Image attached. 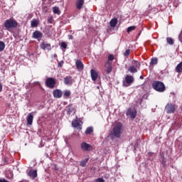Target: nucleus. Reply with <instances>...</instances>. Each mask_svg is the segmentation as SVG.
Wrapping results in <instances>:
<instances>
[{"label":"nucleus","instance_id":"nucleus-23","mask_svg":"<svg viewBox=\"0 0 182 182\" xmlns=\"http://www.w3.org/2000/svg\"><path fill=\"white\" fill-rule=\"evenodd\" d=\"M72 92H70V90H66L64 92L63 97L64 99H69L70 97V95Z\"/></svg>","mask_w":182,"mask_h":182},{"label":"nucleus","instance_id":"nucleus-38","mask_svg":"<svg viewBox=\"0 0 182 182\" xmlns=\"http://www.w3.org/2000/svg\"><path fill=\"white\" fill-rule=\"evenodd\" d=\"M96 182H105V179H103V178H97Z\"/></svg>","mask_w":182,"mask_h":182},{"label":"nucleus","instance_id":"nucleus-32","mask_svg":"<svg viewBox=\"0 0 182 182\" xmlns=\"http://www.w3.org/2000/svg\"><path fill=\"white\" fill-rule=\"evenodd\" d=\"M134 29H136V26H129L127 28V33H130V32H132V31H134Z\"/></svg>","mask_w":182,"mask_h":182},{"label":"nucleus","instance_id":"nucleus-2","mask_svg":"<svg viewBox=\"0 0 182 182\" xmlns=\"http://www.w3.org/2000/svg\"><path fill=\"white\" fill-rule=\"evenodd\" d=\"M152 87L156 92H159L160 93H163L166 90V85L161 81H154L152 83Z\"/></svg>","mask_w":182,"mask_h":182},{"label":"nucleus","instance_id":"nucleus-22","mask_svg":"<svg viewBox=\"0 0 182 182\" xmlns=\"http://www.w3.org/2000/svg\"><path fill=\"white\" fill-rule=\"evenodd\" d=\"M60 49L65 52L68 49V43L65 41L61 42L60 44Z\"/></svg>","mask_w":182,"mask_h":182},{"label":"nucleus","instance_id":"nucleus-5","mask_svg":"<svg viewBox=\"0 0 182 182\" xmlns=\"http://www.w3.org/2000/svg\"><path fill=\"white\" fill-rule=\"evenodd\" d=\"M177 110V105L176 104L169 102L165 107V112L167 114H171V113H174Z\"/></svg>","mask_w":182,"mask_h":182},{"label":"nucleus","instance_id":"nucleus-6","mask_svg":"<svg viewBox=\"0 0 182 182\" xmlns=\"http://www.w3.org/2000/svg\"><path fill=\"white\" fill-rule=\"evenodd\" d=\"M56 85V79L53 77H48L46 80V86L49 87V89H53Z\"/></svg>","mask_w":182,"mask_h":182},{"label":"nucleus","instance_id":"nucleus-30","mask_svg":"<svg viewBox=\"0 0 182 182\" xmlns=\"http://www.w3.org/2000/svg\"><path fill=\"white\" fill-rule=\"evenodd\" d=\"M93 132V127H87V129L85 130V134H92Z\"/></svg>","mask_w":182,"mask_h":182},{"label":"nucleus","instance_id":"nucleus-3","mask_svg":"<svg viewBox=\"0 0 182 182\" xmlns=\"http://www.w3.org/2000/svg\"><path fill=\"white\" fill-rule=\"evenodd\" d=\"M122 127H123L122 123H117V124H115L111 133L112 136H114V137H117V139H119L122 134Z\"/></svg>","mask_w":182,"mask_h":182},{"label":"nucleus","instance_id":"nucleus-17","mask_svg":"<svg viewBox=\"0 0 182 182\" xmlns=\"http://www.w3.org/2000/svg\"><path fill=\"white\" fill-rule=\"evenodd\" d=\"M72 126L73 127H75V129H77L78 130H82V125L79 122H77V119H74L72 122Z\"/></svg>","mask_w":182,"mask_h":182},{"label":"nucleus","instance_id":"nucleus-36","mask_svg":"<svg viewBox=\"0 0 182 182\" xmlns=\"http://www.w3.org/2000/svg\"><path fill=\"white\" fill-rule=\"evenodd\" d=\"M4 164H9V159H8V158H4Z\"/></svg>","mask_w":182,"mask_h":182},{"label":"nucleus","instance_id":"nucleus-34","mask_svg":"<svg viewBox=\"0 0 182 182\" xmlns=\"http://www.w3.org/2000/svg\"><path fill=\"white\" fill-rule=\"evenodd\" d=\"M130 55V49H127L126 50H125V52L124 53V56L125 57V58H128L129 57V55Z\"/></svg>","mask_w":182,"mask_h":182},{"label":"nucleus","instance_id":"nucleus-9","mask_svg":"<svg viewBox=\"0 0 182 182\" xmlns=\"http://www.w3.org/2000/svg\"><path fill=\"white\" fill-rule=\"evenodd\" d=\"M105 68L106 75H109V73H112V71L113 70V65L112 63L105 62Z\"/></svg>","mask_w":182,"mask_h":182},{"label":"nucleus","instance_id":"nucleus-26","mask_svg":"<svg viewBox=\"0 0 182 182\" xmlns=\"http://www.w3.org/2000/svg\"><path fill=\"white\" fill-rule=\"evenodd\" d=\"M114 59V55H113V54H109L107 57V60L106 62H109V63H112Z\"/></svg>","mask_w":182,"mask_h":182},{"label":"nucleus","instance_id":"nucleus-8","mask_svg":"<svg viewBox=\"0 0 182 182\" xmlns=\"http://www.w3.org/2000/svg\"><path fill=\"white\" fill-rule=\"evenodd\" d=\"M80 147L82 151H92L93 150V146L86 142L81 143Z\"/></svg>","mask_w":182,"mask_h":182},{"label":"nucleus","instance_id":"nucleus-43","mask_svg":"<svg viewBox=\"0 0 182 182\" xmlns=\"http://www.w3.org/2000/svg\"><path fill=\"white\" fill-rule=\"evenodd\" d=\"M140 79H144V77H143V75L140 76Z\"/></svg>","mask_w":182,"mask_h":182},{"label":"nucleus","instance_id":"nucleus-29","mask_svg":"<svg viewBox=\"0 0 182 182\" xmlns=\"http://www.w3.org/2000/svg\"><path fill=\"white\" fill-rule=\"evenodd\" d=\"M166 42L168 45H174V40L172 38L167 37Z\"/></svg>","mask_w":182,"mask_h":182},{"label":"nucleus","instance_id":"nucleus-39","mask_svg":"<svg viewBox=\"0 0 182 182\" xmlns=\"http://www.w3.org/2000/svg\"><path fill=\"white\" fill-rule=\"evenodd\" d=\"M178 40L180 41V42L182 43V31H181V33L178 36Z\"/></svg>","mask_w":182,"mask_h":182},{"label":"nucleus","instance_id":"nucleus-25","mask_svg":"<svg viewBox=\"0 0 182 182\" xmlns=\"http://www.w3.org/2000/svg\"><path fill=\"white\" fill-rule=\"evenodd\" d=\"M38 25H39V22L38 21V20L34 19L31 21V27L32 28H36L38 26Z\"/></svg>","mask_w":182,"mask_h":182},{"label":"nucleus","instance_id":"nucleus-41","mask_svg":"<svg viewBox=\"0 0 182 182\" xmlns=\"http://www.w3.org/2000/svg\"><path fill=\"white\" fill-rule=\"evenodd\" d=\"M68 39H73V36L72 35H68Z\"/></svg>","mask_w":182,"mask_h":182},{"label":"nucleus","instance_id":"nucleus-11","mask_svg":"<svg viewBox=\"0 0 182 182\" xmlns=\"http://www.w3.org/2000/svg\"><path fill=\"white\" fill-rule=\"evenodd\" d=\"M41 49H43V50H52V46H50V43H48V42L43 41L40 44Z\"/></svg>","mask_w":182,"mask_h":182},{"label":"nucleus","instance_id":"nucleus-20","mask_svg":"<svg viewBox=\"0 0 182 182\" xmlns=\"http://www.w3.org/2000/svg\"><path fill=\"white\" fill-rule=\"evenodd\" d=\"M75 65L76 68L78 69L79 70H82L84 68L83 63L80 60H77L75 61Z\"/></svg>","mask_w":182,"mask_h":182},{"label":"nucleus","instance_id":"nucleus-21","mask_svg":"<svg viewBox=\"0 0 182 182\" xmlns=\"http://www.w3.org/2000/svg\"><path fill=\"white\" fill-rule=\"evenodd\" d=\"M117 18H112L110 21H109V25L111 26V28H115L116 25H117Z\"/></svg>","mask_w":182,"mask_h":182},{"label":"nucleus","instance_id":"nucleus-16","mask_svg":"<svg viewBox=\"0 0 182 182\" xmlns=\"http://www.w3.org/2000/svg\"><path fill=\"white\" fill-rule=\"evenodd\" d=\"M27 124L28 126H32V123H33V112H31L28 114V116L27 117Z\"/></svg>","mask_w":182,"mask_h":182},{"label":"nucleus","instance_id":"nucleus-10","mask_svg":"<svg viewBox=\"0 0 182 182\" xmlns=\"http://www.w3.org/2000/svg\"><path fill=\"white\" fill-rule=\"evenodd\" d=\"M33 39H37V41H40L43 38V33L40 31H35L32 34Z\"/></svg>","mask_w":182,"mask_h":182},{"label":"nucleus","instance_id":"nucleus-27","mask_svg":"<svg viewBox=\"0 0 182 182\" xmlns=\"http://www.w3.org/2000/svg\"><path fill=\"white\" fill-rule=\"evenodd\" d=\"M70 79H72V77L67 76L64 78V83L65 85H69L70 83Z\"/></svg>","mask_w":182,"mask_h":182},{"label":"nucleus","instance_id":"nucleus-7","mask_svg":"<svg viewBox=\"0 0 182 182\" xmlns=\"http://www.w3.org/2000/svg\"><path fill=\"white\" fill-rule=\"evenodd\" d=\"M133 82H134V77L133 76L126 75L125 82H123V86H124V87H129Z\"/></svg>","mask_w":182,"mask_h":182},{"label":"nucleus","instance_id":"nucleus-40","mask_svg":"<svg viewBox=\"0 0 182 182\" xmlns=\"http://www.w3.org/2000/svg\"><path fill=\"white\" fill-rule=\"evenodd\" d=\"M63 65V62H62V63H58V68H62V65Z\"/></svg>","mask_w":182,"mask_h":182},{"label":"nucleus","instance_id":"nucleus-42","mask_svg":"<svg viewBox=\"0 0 182 182\" xmlns=\"http://www.w3.org/2000/svg\"><path fill=\"white\" fill-rule=\"evenodd\" d=\"M2 89H3L2 83L0 82V92H2Z\"/></svg>","mask_w":182,"mask_h":182},{"label":"nucleus","instance_id":"nucleus-15","mask_svg":"<svg viewBox=\"0 0 182 182\" xmlns=\"http://www.w3.org/2000/svg\"><path fill=\"white\" fill-rule=\"evenodd\" d=\"M127 115L130 116L131 119H136V116H137V111H132V109H128L127 111Z\"/></svg>","mask_w":182,"mask_h":182},{"label":"nucleus","instance_id":"nucleus-13","mask_svg":"<svg viewBox=\"0 0 182 182\" xmlns=\"http://www.w3.org/2000/svg\"><path fill=\"white\" fill-rule=\"evenodd\" d=\"M91 79L93 82H96L97 80V77H99V73L93 69L90 70Z\"/></svg>","mask_w":182,"mask_h":182},{"label":"nucleus","instance_id":"nucleus-18","mask_svg":"<svg viewBox=\"0 0 182 182\" xmlns=\"http://www.w3.org/2000/svg\"><path fill=\"white\" fill-rule=\"evenodd\" d=\"M83 5H85V0H77L75 3L77 9H82V8H83Z\"/></svg>","mask_w":182,"mask_h":182},{"label":"nucleus","instance_id":"nucleus-33","mask_svg":"<svg viewBox=\"0 0 182 182\" xmlns=\"http://www.w3.org/2000/svg\"><path fill=\"white\" fill-rule=\"evenodd\" d=\"M5 49V43L0 41V52H2Z\"/></svg>","mask_w":182,"mask_h":182},{"label":"nucleus","instance_id":"nucleus-35","mask_svg":"<svg viewBox=\"0 0 182 182\" xmlns=\"http://www.w3.org/2000/svg\"><path fill=\"white\" fill-rule=\"evenodd\" d=\"M161 164L162 167H166V158L164 156H161Z\"/></svg>","mask_w":182,"mask_h":182},{"label":"nucleus","instance_id":"nucleus-14","mask_svg":"<svg viewBox=\"0 0 182 182\" xmlns=\"http://www.w3.org/2000/svg\"><path fill=\"white\" fill-rule=\"evenodd\" d=\"M66 109L67 114H75V110L73 107V105L70 104L68 106L66 107Z\"/></svg>","mask_w":182,"mask_h":182},{"label":"nucleus","instance_id":"nucleus-24","mask_svg":"<svg viewBox=\"0 0 182 182\" xmlns=\"http://www.w3.org/2000/svg\"><path fill=\"white\" fill-rule=\"evenodd\" d=\"M53 12L56 15H60V10H59V7H57V6L53 7Z\"/></svg>","mask_w":182,"mask_h":182},{"label":"nucleus","instance_id":"nucleus-37","mask_svg":"<svg viewBox=\"0 0 182 182\" xmlns=\"http://www.w3.org/2000/svg\"><path fill=\"white\" fill-rule=\"evenodd\" d=\"M53 22V17H49L48 18V23H52Z\"/></svg>","mask_w":182,"mask_h":182},{"label":"nucleus","instance_id":"nucleus-31","mask_svg":"<svg viewBox=\"0 0 182 182\" xmlns=\"http://www.w3.org/2000/svg\"><path fill=\"white\" fill-rule=\"evenodd\" d=\"M159 62V60L157 59V58H154L151 59V62H150V65H157Z\"/></svg>","mask_w":182,"mask_h":182},{"label":"nucleus","instance_id":"nucleus-4","mask_svg":"<svg viewBox=\"0 0 182 182\" xmlns=\"http://www.w3.org/2000/svg\"><path fill=\"white\" fill-rule=\"evenodd\" d=\"M140 62L133 60L131 65L128 68V72L130 73H137V71L140 69Z\"/></svg>","mask_w":182,"mask_h":182},{"label":"nucleus","instance_id":"nucleus-19","mask_svg":"<svg viewBox=\"0 0 182 182\" xmlns=\"http://www.w3.org/2000/svg\"><path fill=\"white\" fill-rule=\"evenodd\" d=\"M29 177L31 178H36L38 177V171L37 170H30L28 172Z\"/></svg>","mask_w":182,"mask_h":182},{"label":"nucleus","instance_id":"nucleus-1","mask_svg":"<svg viewBox=\"0 0 182 182\" xmlns=\"http://www.w3.org/2000/svg\"><path fill=\"white\" fill-rule=\"evenodd\" d=\"M4 27L7 31L10 29H15V28L18 27V21L15 20V18H9L5 21Z\"/></svg>","mask_w":182,"mask_h":182},{"label":"nucleus","instance_id":"nucleus-28","mask_svg":"<svg viewBox=\"0 0 182 182\" xmlns=\"http://www.w3.org/2000/svg\"><path fill=\"white\" fill-rule=\"evenodd\" d=\"M89 161V159H85L81 161L80 166L81 167H86V164Z\"/></svg>","mask_w":182,"mask_h":182},{"label":"nucleus","instance_id":"nucleus-12","mask_svg":"<svg viewBox=\"0 0 182 182\" xmlns=\"http://www.w3.org/2000/svg\"><path fill=\"white\" fill-rule=\"evenodd\" d=\"M53 95L55 99H60L63 96V92L62 90L57 89L53 91Z\"/></svg>","mask_w":182,"mask_h":182}]
</instances>
